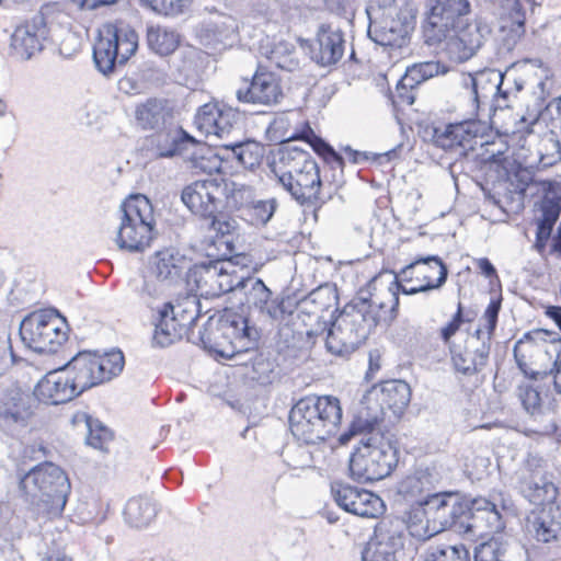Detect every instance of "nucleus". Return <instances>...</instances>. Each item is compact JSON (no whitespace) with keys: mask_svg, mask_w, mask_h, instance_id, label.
I'll use <instances>...</instances> for the list:
<instances>
[{"mask_svg":"<svg viewBox=\"0 0 561 561\" xmlns=\"http://www.w3.org/2000/svg\"><path fill=\"white\" fill-rule=\"evenodd\" d=\"M341 421L340 400L332 396L305 397L289 412L290 432L305 444H317L335 435Z\"/></svg>","mask_w":561,"mask_h":561,"instance_id":"1","label":"nucleus"},{"mask_svg":"<svg viewBox=\"0 0 561 561\" xmlns=\"http://www.w3.org/2000/svg\"><path fill=\"white\" fill-rule=\"evenodd\" d=\"M19 491L38 514L59 516L66 506L71 484L59 466L46 461L20 478Z\"/></svg>","mask_w":561,"mask_h":561,"instance_id":"2","label":"nucleus"},{"mask_svg":"<svg viewBox=\"0 0 561 561\" xmlns=\"http://www.w3.org/2000/svg\"><path fill=\"white\" fill-rule=\"evenodd\" d=\"M225 181L207 176L196 180L182 190L183 204L207 222L216 236L229 234L236 228V220L222 211Z\"/></svg>","mask_w":561,"mask_h":561,"instance_id":"3","label":"nucleus"},{"mask_svg":"<svg viewBox=\"0 0 561 561\" xmlns=\"http://www.w3.org/2000/svg\"><path fill=\"white\" fill-rule=\"evenodd\" d=\"M280 164L286 170L273 169L277 182L300 205H312L319 197L321 179L317 162L301 149L294 148L280 152Z\"/></svg>","mask_w":561,"mask_h":561,"instance_id":"4","label":"nucleus"},{"mask_svg":"<svg viewBox=\"0 0 561 561\" xmlns=\"http://www.w3.org/2000/svg\"><path fill=\"white\" fill-rule=\"evenodd\" d=\"M208 330L209 333L201 334L204 346L227 358L255 348L260 339L256 327L247 317L232 311H226L218 319L215 330L209 323L205 331Z\"/></svg>","mask_w":561,"mask_h":561,"instance_id":"5","label":"nucleus"},{"mask_svg":"<svg viewBox=\"0 0 561 561\" xmlns=\"http://www.w3.org/2000/svg\"><path fill=\"white\" fill-rule=\"evenodd\" d=\"M398 463V450L383 434L360 439L350 459V472L358 482H374L388 477Z\"/></svg>","mask_w":561,"mask_h":561,"instance_id":"6","label":"nucleus"},{"mask_svg":"<svg viewBox=\"0 0 561 561\" xmlns=\"http://www.w3.org/2000/svg\"><path fill=\"white\" fill-rule=\"evenodd\" d=\"M116 245L127 252H142L152 240L153 213L145 195H131L121 205Z\"/></svg>","mask_w":561,"mask_h":561,"instance_id":"7","label":"nucleus"},{"mask_svg":"<svg viewBox=\"0 0 561 561\" xmlns=\"http://www.w3.org/2000/svg\"><path fill=\"white\" fill-rule=\"evenodd\" d=\"M364 304L353 300L336 316L329 328L325 339L328 351L345 356L356 351L371 333V321L366 319Z\"/></svg>","mask_w":561,"mask_h":561,"instance_id":"8","label":"nucleus"},{"mask_svg":"<svg viewBox=\"0 0 561 561\" xmlns=\"http://www.w3.org/2000/svg\"><path fill=\"white\" fill-rule=\"evenodd\" d=\"M137 48L138 35L131 26L123 22L106 23L99 30L93 60L100 72L110 75L117 65H125Z\"/></svg>","mask_w":561,"mask_h":561,"instance_id":"9","label":"nucleus"},{"mask_svg":"<svg viewBox=\"0 0 561 561\" xmlns=\"http://www.w3.org/2000/svg\"><path fill=\"white\" fill-rule=\"evenodd\" d=\"M124 355L118 350L103 355L81 352L64 369L80 396L85 390L118 376L124 368Z\"/></svg>","mask_w":561,"mask_h":561,"instance_id":"10","label":"nucleus"},{"mask_svg":"<svg viewBox=\"0 0 561 561\" xmlns=\"http://www.w3.org/2000/svg\"><path fill=\"white\" fill-rule=\"evenodd\" d=\"M20 335L31 350L54 353L67 340L68 323L56 310H39L22 320Z\"/></svg>","mask_w":561,"mask_h":561,"instance_id":"11","label":"nucleus"},{"mask_svg":"<svg viewBox=\"0 0 561 561\" xmlns=\"http://www.w3.org/2000/svg\"><path fill=\"white\" fill-rule=\"evenodd\" d=\"M422 504L425 505L423 515L431 516V528L422 527L414 528V533L419 540H427L433 536L446 530L451 529L459 533L458 527L462 523V515L465 514V501H462L458 493L443 492L427 494L422 497Z\"/></svg>","mask_w":561,"mask_h":561,"instance_id":"12","label":"nucleus"},{"mask_svg":"<svg viewBox=\"0 0 561 561\" xmlns=\"http://www.w3.org/2000/svg\"><path fill=\"white\" fill-rule=\"evenodd\" d=\"M501 508H506V501L502 493L492 494L491 499L476 497L471 501H465V514L460 524L459 534L483 536L492 533H499L504 529Z\"/></svg>","mask_w":561,"mask_h":561,"instance_id":"13","label":"nucleus"},{"mask_svg":"<svg viewBox=\"0 0 561 561\" xmlns=\"http://www.w3.org/2000/svg\"><path fill=\"white\" fill-rule=\"evenodd\" d=\"M541 199L534 205V221L537 226L533 248L543 256L551 233L561 214V182L553 180L535 181Z\"/></svg>","mask_w":561,"mask_h":561,"instance_id":"14","label":"nucleus"},{"mask_svg":"<svg viewBox=\"0 0 561 561\" xmlns=\"http://www.w3.org/2000/svg\"><path fill=\"white\" fill-rule=\"evenodd\" d=\"M398 276L405 283L400 285L401 291L405 295H415L439 289L447 280L448 270L437 255L416 256Z\"/></svg>","mask_w":561,"mask_h":561,"instance_id":"15","label":"nucleus"},{"mask_svg":"<svg viewBox=\"0 0 561 561\" xmlns=\"http://www.w3.org/2000/svg\"><path fill=\"white\" fill-rule=\"evenodd\" d=\"M504 75L496 69H483L468 73L462 78V85L472 99V115H478L482 106L495 108L507 107L508 92L503 89Z\"/></svg>","mask_w":561,"mask_h":561,"instance_id":"16","label":"nucleus"},{"mask_svg":"<svg viewBox=\"0 0 561 561\" xmlns=\"http://www.w3.org/2000/svg\"><path fill=\"white\" fill-rule=\"evenodd\" d=\"M231 266L227 261H209L195 264L186 274V283L196 296L205 298L219 297L236 289L234 277L228 271Z\"/></svg>","mask_w":561,"mask_h":561,"instance_id":"17","label":"nucleus"},{"mask_svg":"<svg viewBox=\"0 0 561 561\" xmlns=\"http://www.w3.org/2000/svg\"><path fill=\"white\" fill-rule=\"evenodd\" d=\"M427 8L423 33L431 46L444 38L449 26H456L470 12L468 0H427Z\"/></svg>","mask_w":561,"mask_h":561,"instance_id":"18","label":"nucleus"},{"mask_svg":"<svg viewBox=\"0 0 561 561\" xmlns=\"http://www.w3.org/2000/svg\"><path fill=\"white\" fill-rule=\"evenodd\" d=\"M33 394L18 383L0 388V426L10 432L27 425L33 415Z\"/></svg>","mask_w":561,"mask_h":561,"instance_id":"19","label":"nucleus"},{"mask_svg":"<svg viewBox=\"0 0 561 561\" xmlns=\"http://www.w3.org/2000/svg\"><path fill=\"white\" fill-rule=\"evenodd\" d=\"M403 538L399 522L380 520L362 551V561H396L397 553L404 546Z\"/></svg>","mask_w":561,"mask_h":561,"instance_id":"20","label":"nucleus"},{"mask_svg":"<svg viewBox=\"0 0 561 561\" xmlns=\"http://www.w3.org/2000/svg\"><path fill=\"white\" fill-rule=\"evenodd\" d=\"M336 504L344 511L365 518H377L385 512L383 501L375 493L341 484L332 488Z\"/></svg>","mask_w":561,"mask_h":561,"instance_id":"21","label":"nucleus"},{"mask_svg":"<svg viewBox=\"0 0 561 561\" xmlns=\"http://www.w3.org/2000/svg\"><path fill=\"white\" fill-rule=\"evenodd\" d=\"M239 118V112L232 107L207 103L198 108L194 124L205 135L224 139L234 131Z\"/></svg>","mask_w":561,"mask_h":561,"instance_id":"22","label":"nucleus"},{"mask_svg":"<svg viewBox=\"0 0 561 561\" xmlns=\"http://www.w3.org/2000/svg\"><path fill=\"white\" fill-rule=\"evenodd\" d=\"M554 333L543 329L526 332L514 346L517 367L528 378L537 380L541 373L533 369L535 359L546 351L547 342L554 341Z\"/></svg>","mask_w":561,"mask_h":561,"instance_id":"23","label":"nucleus"},{"mask_svg":"<svg viewBox=\"0 0 561 561\" xmlns=\"http://www.w3.org/2000/svg\"><path fill=\"white\" fill-rule=\"evenodd\" d=\"M479 131L477 121L470 118L459 123H453L434 127L432 142L446 151H455L457 154H465L468 148H472L471 140Z\"/></svg>","mask_w":561,"mask_h":561,"instance_id":"24","label":"nucleus"},{"mask_svg":"<svg viewBox=\"0 0 561 561\" xmlns=\"http://www.w3.org/2000/svg\"><path fill=\"white\" fill-rule=\"evenodd\" d=\"M46 25L42 15L19 25L11 36V55L21 60L32 58L42 50V42L46 37Z\"/></svg>","mask_w":561,"mask_h":561,"instance_id":"25","label":"nucleus"},{"mask_svg":"<svg viewBox=\"0 0 561 561\" xmlns=\"http://www.w3.org/2000/svg\"><path fill=\"white\" fill-rule=\"evenodd\" d=\"M283 98L276 76L268 71H256L245 89L237 91V99L243 103L273 105Z\"/></svg>","mask_w":561,"mask_h":561,"instance_id":"26","label":"nucleus"},{"mask_svg":"<svg viewBox=\"0 0 561 561\" xmlns=\"http://www.w3.org/2000/svg\"><path fill=\"white\" fill-rule=\"evenodd\" d=\"M34 396L46 404H62L71 401L79 393L64 369L49 371L36 385Z\"/></svg>","mask_w":561,"mask_h":561,"instance_id":"27","label":"nucleus"},{"mask_svg":"<svg viewBox=\"0 0 561 561\" xmlns=\"http://www.w3.org/2000/svg\"><path fill=\"white\" fill-rule=\"evenodd\" d=\"M527 531L538 541L561 540V502L549 503L527 519Z\"/></svg>","mask_w":561,"mask_h":561,"instance_id":"28","label":"nucleus"},{"mask_svg":"<svg viewBox=\"0 0 561 561\" xmlns=\"http://www.w3.org/2000/svg\"><path fill=\"white\" fill-rule=\"evenodd\" d=\"M529 146H536L534 157L523 156L519 157L524 160L527 167L548 168L561 160V140L552 130L545 133L541 137L533 135L531 133L525 138Z\"/></svg>","mask_w":561,"mask_h":561,"instance_id":"29","label":"nucleus"},{"mask_svg":"<svg viewBox=\"0 0 561 561\" xmlns=\"http://www.w3.org/2000/svg\"><path fill=\"white\" fill-rule=\"evenodd\" d=\"M344 43L341 30L329 24L320 25L317 46L312 48V59L323 67L335 65L344 54Z\"/></svg>","mask_w":561,"mask_h":561,"instance_id":"30","label":"nucleus"},{"mask_svg":"<svg viewBox=\"0 0 561 561\" xmlns=\"http://www.w3.org/2000/svg\"><path fill=\"white\" fill-rule=\"evenodd\" d=\"M244 290L247 304L256 307L261 312H265L272 319H279L284 314L280 304L273 300L272 291L265 286L262 279L249 277L238 280L236 288Z\"/></svg>","mask_w":561,"mask_h":561,"instance_id":"31","label":"nucleus"},{"mask_svg":"<svg viewBox=\"0 0 561 561\" xmlns=\"http://www.w3.org/2000/svg\"><path fill=\"white\" fill-rule=\"evenodd\" d=\"M491 347L480 343L472 350V336L467 342V346L451 347V360L454 368L465 375L473 376L480 373L488 364Z\"/></svg>","mask_w":561,"mask_h":561,"instance_id":"32","label":"nucleus"},{"mask_svg":"<svg viewBox=\"0 0 561 561\" xmlns=\"http://www.w3.org/2000/svg\"><path fill=\"white\" fill-rule=\"evenodd\" d=\"M226 160H236L244 169L253 170L259 167L263 156L264 147L254 140L229 141L220 145Z\"/></svg>","mask_w":561,"mask_h":561,"instance_id":"33","label":"nucleus"},{"mask_svg":"<svg viewBox=\"0 0 561 561\" xmlns=\"http://www.w3.org/2000/svg\"><path fill=\"white\" fill-rule=\"evenodd\" d=\"M186 268V257L174 249L158 251L152 262V271L161 280H176Z\"/></svg>","mask_w":561,"mask_h":561,"instance_id":"34","label":"nucleus"},{"mask_svg":"<svg viewBox=\"0 0 561 561\" xmlns=\"http://www.w3.org/2000/svg\"><path fill=\"white\" fill-rule=\"evenodd\" d=\"M284 137L308 142L311 148L331 165L332 169H340V171H342L344 165L343 158L335 152L329 144L314 134L308 122H304L301 124L300 133H285Z\"/></svg>","mask_w":561,"mask_h":561,"instance_id":"35","label":"nucleus"},{"mask_svg":"<svg viewBox=\"0 0 561 561\" xmlns=\"http://www.w3.org/2000/svg\"><path fill=\"white\" fill-rule=\"evenodd\" d=\"M518 490L525 499L536 505H541L546 501L554 499L557 493L553 483L548 481L539 471L531 477H527L525 473L519 476Z\"/></svg>","mask_w":561,"mask_h":561,"instance_id":"36","label":"nucleus"},{"mask_svg":"<svg viewBox=\"0 0 561 561\" xmlns=\"http://www.w3.org/2000/svg\"><path fill=\"white\" fill-rule=\"evenodd\" d=\"M436 480V476L430 470H419L411 476L404 477L398 483V494L402 496L404 501H411L417 504V500L428 494H424V492L430 491Z\"/></svg>","mask_w":561,"mask_h":561,"instance_id":"37","label":"nucleus"},{"mask_svg":"<svg viewBox=\"0 0 561 561\" xmlns=\"http://www.w3.org/2000/svg\"><path fill=\"white\" fill-rule=\"evenodd\" d=\"M526 12L519 0H504L500 27L515 43L525 34Z\"/></svg>","mask_w":561,"mask_h":561,"instance_id":"38","label":"nucleus"},{"mask_svg":"<svg viewBox=\"0 0 561 561\" xmlns=\"http://www.w3.org/2000/svg\"><path fill=\"white\" fill-rule=\"evenodd\" d=\"M154 501L148 496H135L127 501L124 508L125 522L135 528L147 527L157 516Z\"/></svg>","mask_w":561,"mask_h":561,"instance_id":"39","label":"nucleus"},{"mask_svg":"<svg viewBox=\"0 0 561 561\" xmlns=\"http://www.w3.org/2000/svg\"><path fill=\"white\" fill-rule=\"evenodd\" d=\"M239 23L233 16L219 14L204 25L203 35L209 42L227 45L237 39Z\"/></svg>","mask_w":561,"mask_h":561,"instance_id":"40","label":"nucleus"},{"mask_svg":"<svg viewBox=\"0 0 561 561\" xmlns=\"http://www.w3.org/2000/svg\"><path fill=\"white\" fill-rule=\"evenodd\" d=\"M337 293L336 288L330 284H324L312 291H310L305 298H302L298 307L301 311L318 314L337 306Z\"/></svg>","mask_w":561,"mask_h":561,"instance_id":"41","label":"nucleus"},{"mask_svg":"<svg viewBox=\"0 0 561 561\" xmlns=\"http://www.w3.org/2000/svg\"><path fill=\"white\" fill-rule=\"evenodd\" d=\"M163 309H168L187 335L201 314V304L196 295H187L179 299L175 305L168 302Z\"/></svg>","mask_w":561,"mask_h":561,"instance_id":"42","label":"nucleus"},{"mask_svg":"<svg viewBox=\"0 0 561 561\" xmlns=\"http://www.w3.org/2000/svg\"><path fill=\"white\" fill-rule=\"evenodd\" d=\"M358 304H364L366 308V319L371 321V330L376 328L378 324L389 325L397 317L399 298L391 294L389 296V301H377L374 298L365 299L358 298L356 299Z\"/></svg>","mask_w":561,"mask_h":561,"instance_id":"43","label":"nucleus"},{"mask_svg":"<svg viewBox=\"0 0 561 561\" xmlns=\"http://www.w3.org/2000/svg\"><path fill=\"white\" fill-rule=\"evenodd\" d=\"M188 142L196 147L194 139L182 129L158 133L152 139L156 153L161 158H170L182 153Z\"/></svg>","mask_w":561,"mask_h":561,"instance_id":"44","label":"nucleus"},{"mask_svg":"<svg viewBox=\"0 0 561 561\" xmlns=\"http://www.w3.org/2000/svg\"><path fill=\"white\" fill-rule=\"evenodd\" d=\"M381 421V410L370 415L368 409H362L352 421L348 430L341 434L339 442L344 445L347 444L352 437L356 435H363L362 439H366L367 437L375 434H382L378 428Z\"/></svg>","mask_w":561,"mask_h":561,"instance_id":"45","label":"nucleus"},{"mask_svg":"<svg viewBox=\"0 0 561 561\" xmlns=\"http://www.w3.org/2000/svg\"><path fill=\"white\" fill-rule=\"evenodd\" d=\"M183 336L188 335L168 312V309L162 308L159 311V320L153 331L152 344L158 347H167Z\"/></svg>","mask_w":561,"mask_h":561,"instance_id":"46","label":"nucleus"},{"mask_svg":"<svg viewBox=\"0 0 561 561\" xmlns=\"http://www.w3.org/2000/svg\"><path fill=\"white\" fill-rule=\"evenodd\" d=\"M169 112L165 104L157 99H148L138 104L135 110V119L142 129H154L165 123Z\"/></svg>","mask_w":561,"mask_h":561,"instance_id":"47","label":"nucleus"},{"mask_svg":"<svg viewBox=\"0 0 561 561\" xmlns=\"http://www.w3.org/2000/svg\"><path fill=\"white\" fill-rule=\"evenodd\" d=\"M147 42L154 53L167 56L178 48L180 35L167 26L150 25L147 28Z\"/></svg>","mask_w":561,"mask_h":561,"instance_id":"48","label":"nucleus"},{"mask_svg":"<svg viewBox=\"0 0 561 561\" xmlns=\"http://www.w3.org/2000/svg\"><path fill=\"white\" fill-rule=\"evenodd\" d=\"M380 397L382 404L399 413L410 403L411 389L405 381L389 380L382 383Z\"/></svg>","mask_w":561,"mask_h":561,"instance_id":"49","label":"nucleus"},{"mask_svg":"<svg viewBox=\"0 0 561 561\" xmlns=\"http://www.w3.org/2000/svg\"><path fill=\"white\" fill-rule=\"evenodd\" d=\"M224 160H226V158L224 157V151L220 149L218 152H214L207 147H196L190 156L188 162L190 168L195 172H204L210 176L214 172H224Z\"/></svg>","mask_w":561,"mask_h":561,"instance_id":"50","label":"nucleus"},{"mask_svg":"<svg viewBox=\"0 0 561 561\" xmlns=\"http://www.w3.org/2000/svg\"><path fill=\"white\" fill-rule=\"evenodd\" d=\"M455 27L456 26H449L448 31L444 32V38H440L434 45H439L450 60L463 62L473 57L477 51L469 48L466 39L461 38V36L457 34Z\"/></svg>","mask_w":561,"mask_h":561,"instance_id":"51","label":"nucleus"},{"mask_svg":"<svg viewBox=\"0 0 561 561\" xmlns=\"http://www.w3.org/2000/svg\"><path fill=\"white\" fill-rule=\"evenodd\" d=\"M516 396L523 409L530 416L536 417L543 413L547 392L543 393L540 387L523 382L516 388Z\"/></svg>","mask_w":561,"mask_h":561,"instance_id":"52","label":"nucleus"},{"mask_svg":"<svg viewBox=\"0 0 561 561\" xmlns=\"http://www.w3.org/2000/svg\"><path fill=\"white\" fill-rule=\"evenodd\" d=\"M502 306L501 298H492L480 319V328L474 332L478 342L491 347L494 331L496 329L499 313Z\"/></svg>","mask_w":561,"mask_h":561,"instance_id":"53","label":"nucleus"},{"mask_svg":"<svg viewBox=\"0 0 561 561\" xmlns=\"http://www.w3.org/2000/svg\"><path fill=\"white\" fill-rule=\"evenodd\" d=\"M490 159L499 164H502L503 169L506 171V175L508 180L513 183L517 182L515 190L519 193H524L527 186L533 182V171L535 169L523 168L522 165L514 164L511 170L508 169V158L504 154V151L497 150L496 152H492L490 154Z\"/></svg>","mask_w":561,"mask_h":561,"instance_id":"54","label":"nucleus"},{"mask_svg":"<svg viewBox=\"0 0 561 561\" xmlns=\"http://www.w3.org/2000/svg\"><path fill=\"white\" fill-rule=\"evenodd\" d=\"M447 67L439 61H424L414 64L408 67L405 75L403 76V83H409L410 87H415L422 82L447 72Z\"/></svg>","mask_w":561,"mask_h":561,"instance_id":"55","label":"nucleus"},{"mask_svg":"<svg viewBox=\"0 0 561 561\" xmlns=\"http://www.w3.org/2000/svg\"><path fill=\"white\" fill-rule=\"evenodd\" d=\"M455 31L461 38L466 39L470 49L478 51L484 43L485 36L490 33V28L481 21H473L462 24V21L456 23Z\"/></svg>","mask_w":561,"mask_h":561,"instance_id":"56","label":"nucleus"},{"mask_svg":"<svg viewBox=\"0 0 561 561\" xmlns=\"http://www.w3.org/2000/svg\"><path fill=\"white\" fill-rule=\"evenodd\" d=\"M474 561H511L506 543L490 539L474 549Z\"/></svg>","mask_w":561,"mask_h":561,"instance_id":"57","label":"nucleus"},{"mask_svg":"<svg viewBox=\"0 0 561 561\" xmlns=\"http://www.w3.org/2000/svg\"><path fill=\"white\" fill-rule=\"evenodd\" d=\"M404 30L394 21L385 22L382 26H370L368 34L374 42L381 46L398 45L399 39L403 37Z\"/></svg>","mask_w":561,"mask_h":561,"instance_id":"58","label":"nucleus"},{"mask_svg":"<svg viewBox=\"0 0 561 561\" xmlns=\"http://www.w3.org/2000/svg\"><path fill=\"white\" fill-rule=\"evenodd\" d=\"M270 60L279 69L294 71L298 68L299 61L295 57V48L285 42L278 43L271 51Z\"/></svg>","mask_w":561,"mask_h":561,"instance_id":"59","label":"nucleus"},{"mask_svg":"<svg viewBox=\"0 0 561 561\" xmlns=\"http://www.w3.org/2000/svg\"><path fill=\"white\" fill-rule=\"evenodd\" d=\"M84 419L88 427V445L95 449H105L106 445L112 440L111 431L96 419L88 415H84Z\"/></svg>","mask_w":561,"mask_h":561,"instance_id":"60","label":"nucleus"},{"mask_svg":"<svg viewBox=\"0 0 561 561\" xmlns=\"http://www.w3.org/2000/svg\"><path fill=\"white\" fill-rule=\"evenodd\" d=\"M250 195L251 191L249 188L233 186L229 190L228 184L225 182L222 211L229 215L230 211L244 207Z\"/></svg>","mask_w":561,"mask_h":561,"instance_id":"61","label":"nucleus"},{"mask_svg":"<svg viewBox=\"0 0 561 561\" xmlns=\"http://www.w3.org/2000/svg\"><path fill=\"white\" fill-rule=\"evenodd\" d=\"M276 207L277 202L275 198L252 202L251 206L249 207L252 224L265 225L268 222L274 215Z\"/></svg>","mask_w":561,"mask_h":561,"instance_id":"62","label":"nucleus"},{"mask_svg":"<svg viewBox=\"0 0 561 561\" xmlns=\"http://www.w3.org/2000/svg\"><path fill=\"white\" fill-rule=\"evenodd\" d=\"M425 507V505L422 504V499L417 500V504L416 506H412L411 511L409 512L408 514V523H407V527H408V530L410 533V535L414 538L417 539V536L415 535L414 533V528L412 527H415L419 528V527H422L424 530L425 528H427L426 526H428V528H431V516L428 514H422L420 511H423Z\"/></svg>","mask_w":561,"mask_h":561,"instance_id":"63","label":"nucleus"},{"mask_svg":"<svg viewBox=\"0 0 561 561\" xmlns=\"http://www.w3.org/2000/svg\"><path fill=\"white\" fill-rule=\"evenodd\" d=\"M297 117H298V114L291 112V113H288V114L280 115L279 117L275 118L274 122L272 123L271 128L274 131L280 134L279 135V140L282 142L290 140L289 138H285L284 137L285 133H296V131L300 133L301 127H295L294 129L289 128V125L293 122H297Z\"/></svg>","mask_w":561,"mask_h":561,"instance_id":"64","label":"nucleus"}]
</instances>
